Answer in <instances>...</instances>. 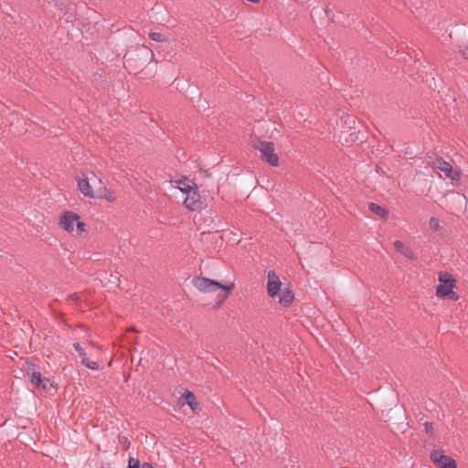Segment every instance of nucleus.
<instances>
[{
	"label": "nucleus",
	"instance_id": "nucleus-14",
	"mask_svg": "<svg viewBox=\"0 0 468 468\" xmlns=\"http://www.w3.org/2000/svg\"><path fill=\"white\" fill-rule=\"evenodd\" d=\"M394 247L397 251L403 254L408 259H414V252L410 247H407L404 245V243L400 240H395L394 241Z\"/></svg>",
	"mask_w": 468,
	"mask_h": 468
},
{
	"label": "nucleus",
	"instance_id": "nucleus-7",
	"mask_svg": "<svg viewBox=\"0 0 468 468\" xmlns=\"http://www.w3.org/2000/svg\"><path fill=\"white\" fill-rule=\"evenodd\" d=\"M91 176H84L82 178H78V187L79 190L87 197L92 198L94 197V190L93 186L96 181L101 184L100 178L96 176L95 174L91 173Z\"/></svg>",
	"mask_w": 468,
	"mask_h": 468
},
{
	"label": "nucleus",
	"instance_id": "nucleus-3",
	"mask_svg": "<svg viewBox=\"0 0 468 468\" xmlns=\"http://www.w3.org/2000/svg\"><path fill=\"white\" fill-rule=\"evenodd\" d=\"M154 53L145 48L128 51L124 55V64L127 68L136 71L142 69L149 59H153Z\"/></svg>",
	"mask_w": 468,
	"mask_h": 468
},
{
	"label": "nucleus",
	"instance_id": "nucleus-11",
	"mask_svg": "<svg viewBox=\"0 0 468 468\" xmlns=\"http://www.w3.org/2000/svg\"><path fill=\"white\" fill-rule=\"evenodd\" d=\"M179 403L182 405L187 404L192 410L193 413L197 414L201 410L200 405L195 396V394L186 390L179 399Z\"/></svg>",
	"mask_w": 468,
	"mask_h": 468
},
{
	"label": "nucleus",
	"instance_id": "nucleus-10",
	"mask_svg": "<svg viewBox=\"0 0 468 468\" xmlns=\"http://www.w3.org/2000/svg\"><path fill=\"white\" fill-rule=\"evenodd\" d=\"M267 292L271 298L278 296L279 292L282 290V282L279 276L274 271H268Z\"/></svg>",
	"mask_w": 468,
	"mask_h": 468
},
{
	"label": "nucleus",
	"instance_id": "nucleus-19",
	"mask_svg": "<svg viewBox=\"0 0 468 468\" xmlns=\"http://www.w3.org/2000/svg\"><path fill=\"white\" fill-rule=\"evenodd\" d=\"M149 37L152 40L156 41V42H165V41H167V37L165 35H163L161 33H158V32H150Z\"/></svg>",
	"mask_w": 468,
	"mask_h": 468
},
{
	"label": "nucleus",
	"instance_id": "nucleus-28",
	"mask_svg": "<svg viewBox=\"0 0 468 468\" xmlns=\"http://www.w3.org/2000/svg\"><path fill=\"white\" fill-rule=\"evenodd\" d=\"M88 344L92 346V347H96V348H100L98 345H96L94 342L92 341H89Z\"/></svg>",
	"mask_w": 468,
	"mask_h": 468
},
{
	"label": "nucleus",
	"instance_id": "nucleus-2",
	"mask_svg": "<svg viewBox=\"0 0 468 468\" xmlns=\"http://www.w3.org/2000/svg\"><path fill=\"white\" fill-rule=\"evenodd\" d=\"M250 145L253 149L260 152V157L271 166L279 165V156L274 152V144L272 142H265L255 136L250 139Z\"/></svg>",
	"mask_w": 468,
	"mask_h": 468
},
{
	"label": "nucleus",
	"instance_id": "nucleus-24",
	"mask_svg": "<svg viewBox=\"0 0 468 468\" xmlns=\"http://www.w3.org/2000/svg\"><path fill=\"white\" fill-rule=\"evenodd\" d=\"M128 468H140L139 460L133 457H130L128 460Z\"/></svg>",
	"mask_w": 468,
	"mask_h": 468
},
{
	"label": "nucleus",
	"instance_id": "nucleus-5",
	"mask_svg": "<svg viewBox=\"0 0 468 468\" xmlns=\"http://www.w3.org/2000/svg\"><path fill=\"white\" fill-rule=\"evenodd\" d=\"M193 286L201 292H214L218 289H222L223 291L231 292L234 288V283L230 282L228 285H224L215 280L203 277V276H195L191 281Z\"/></svg>",
	"mask_w": 468,
	"mask_h": 468
},
{
	"label": "nucleus",
	"instance_id": "nucleus-26",
	"mask_svg": "<svg viewBox=\"0 0 468 468\" xmlns=\"http://www.w3.org/2000/svg\"><path fill=\"white\" fill-rule=\"evenodd\" d=\"M142 468H154L151 463H144Z\"/></svg>",
	"mask_w": 468,
	"mask_h": 468
},
{
	"label": "nucleus",
	"instance_id": "nucleus-21",
	"mask_svg": "<svg viewBox=\"0 0 468 468\" xmlns=\"http://www.w3.org/2000/svg\"><path fill=\"white\" fill-rule=\"evenodd\" d=\"M73 347L81 359L87 356L85 349L80 346V343H74Z\"/></svg>",
	"mask_w": 468,
	"mask_h": 468
},
{
	"label": "nucleus",
	"instance_id": "nucleus-17",
	"mask_svg": "<svg viewBox=\"0 0 468 468\" xmlns=\"http://www.w3.org/2000/svg\"><path fill=\"white\" fill-rule=\"evenodd\" d=\"M48 382V379H43L42 375L40 372H33L31 376V383L35 387H39L42 385L43 388L45 389L47 388V383Z\"/></svg>",
	"mask_w": 468,
	"mask_h": 468
},
{
	"label": "nucleus",
	"instance_id": "nucleus-22",
	"mask_svg": "<svg viewBox=\"0 0 468 468\" xmlns=\"http://www.w3.org/2000/svg\"><path fill=\"white\" fill-rule=\"evenodd\" d=\"M424 431L431 437L433 436V423L430 421L424 422Z\"/></svg>",
	"mask_w": 468,
	"mask_h": 468
},
{
	"label": "nucleus",
	"instance_id": "nucleus-18",
	"mask_svg": "<svg viewBox=\"0 0 468 468\" xmlns=\"http://www.w3.org/2000/svg\"><path fill=\"white\" fill-rule=\"evenodd\" d=\"M81 364L91 370H98L100 367L97 362L90 360L87 356L81 359Z\"/></svg>",
	"mask_w": 468,
	"mask_h": 468
},
{
	"label": "nucleus",
	"instance_id": "nucleus-1",
	"mask_svg": "<svg viewBox=\"0 0 468 468\" xmlns=\"http://www.w3.org/2000/svg\"><path fill=\"white\" fill-rule=\"evenodd\" d=\"M439 284L436 287V295L441 299L457 301L458 294L453 291L456 287V280L452 274L448 271H440L438 273Z\"/></svg>",
	"mask_w": 468,
	"mask_h": 468
},
{
	"label": "nucleus",
	"instance_id": "nucleus-20",
	"mask_svg": "<svg viewBox=\"0 0 468 468\" xmlns=\"http://www.w3.org/2000/svg\"><path fill=\"white\" fill-rule=\"evenodd\" d=\"M429 226L432 230L437 231L441 227L440 220L435 217H431L429 220Z\"/></svg>",
	"mask_w": 468,
	"mask_h": 468
},
{
	"label": "nucleus",
	"instance_id": "nucleus-12",
	"mask_svg": "<svg viewBox=\"0 0 468 468\" xmlns=\"http://www.w3.org/2000/svg\"><path fill=\"white\" fill-rule=\"evenodd\" d=\"M278 296L279 303L284 306H289L294 299L293 292L288 287L282 289L279 292Z\"/></svg>",
	"mask_w": 468,
	"mask_h": 468
},
{
	"label": "nucleus",
	"instance_id": "nucleus-23",
	"mask_svg": "<svg viewBox=\"0 0 468 468\" xmlns=\"http://www.w3.org/2000/svg\"><path fill=\"white\" fill-rule=\"evenodd\" d=\"M118 441L120 444H122L124 448V450H127L130 447V441L126 436H118Z\"/></svg>",
	"mask_w": 468,
	"mask_h": 468
},
{
	"label": "nucleus",
	"instance_id": "nucleus-27",
	"mask_svg": "<svg viewBox=\"0 0 468 468\" xmlns=\"http://www.w3.org/2000/svg\"><path fill=\"white\" fill-rule=\"evenodd\" d=\"M222 303H219V301H218V300H217V301H216V303H215V305H214V308H215V309H218V308L221 306V304H222Z\"/></svg>",
	"mask_w": 468,
	"mask_h": 468
},
{
	"label": "nucleus",
	"instance_id": "nucleus-13",
	"mask_svg": "<svg viewBox=\"0 0 468 468\" xmlns=\"http://www.w3.org/2000/svg\"><path fill=\"white\" fill-rule=\"evenodd\" d=\"M97 197L100 198L106 199L109 202H114L117 198L114 191L106 188L105 186H101L97 191Z\"/></svg>",
	"mask_w": 468,
	"mask_h": 468
},
{
	"label": "nucleus",
	"instance_id": "nucleus-4",
	"mask_svg": "<svg viewBox=\"0 0 468 468\" xmlns=\"http://www.w3.org/2000/svg\"><path fill=\"white\" fill-rule=\"evenodd\" d=\"M58 224L68 233L76 231L78 235H81L86 230V225L80 217L70 210L65 211L59 216Z\"/></svg>",
	"mask_w": 468,
	"mask_h": 468
},
{
	"label": "nucleus",
	"instance_id": "nucleus-15",
	"mask_svg": "<svg viewBox=\"0 0 468 468\" xmlns=\"http://www.w3.org/2000/svg\"><path fill=\"white\" fill-rule=\"evenodd\" d=\"M177 188L184 194H187L188 190H192L195 188L197 185L191 181H188L186 178L179 179L176 181Z\"/></svg>",
	"mask_w": 468,
	"mask_h": 468
},
{
	"label": "nucleus",
	"instance_id": "nucleus-9",
	"mask_svg": "<svg viewBox=\"0 0 468 468\" xmlns=\"http://www.w3.org/2000/svg\"><path fill=\"white\" fill-rule=\"evenodd\" d=\"M431 460L438 468H456V462L438 450L431 452Z\"/></svg>",
	"mask_w": 468,
	"mask_h": 468
},
{
	"label": "nucleus",
	"instance_id": "nucleus-6",
	"mask_svg": "<svg viewBox=\"0 0 468 468\" xmlns=\"http://www.w3.org/2000/svg\"><path fill=\"white\" fill-rule=\"evenodd\" d=\"M430 158V165H431L434 168L441 171L444 175L451 178L452 180H459L461 178V173L452 168V165L445 161L442 157L437 156L435 154L428 155Z\"/></svg>",
	"mask_w": 468,
	"mask_h": 468
},
{
	"label": "nucleus",
	"instance_id": "nucleus-8",
	"mask_svg": "<svg viewBox=\"0 0 468 468\" xmlns=\"http://www.w3.org/2000/svg\"><path fill=\"white\" fill-rule=\"evenodd\" d=\"M185 207L191 211H197L202 208L203 202L197 186L185 195L183 201Z\"/></svg>",
	"mask_w": 468,
	"mask_h": 468
},
{
	"label": "nucleus",
	"instance_id": "nucleus-16",
	"mask_svg": "<svg viewBox=\"0 0 468 468\" xmlns=\"http://www.w3.org/2000/svg\"><path fill=\"white\" fill-rule=\"evenodd\" d=\"M368 208L372 213L379 216L382 218H387L388 216V212L378 204L371 202L368 204Z\"/></svg>",
	"mask_w": 468,
	"mask_h": 468
},
{
	"label": "nucleus",
	"instance_id": "nucleus-25",
	"mask_svg": "<svg viewBox=\"0 0 468 468\" xmlns=\"http://www.w3.org/2000/svg\"><path fill=\"white\" fill-rule=\"evenodd\" d=\"M230 292L224 291L223 292H219L217 295V300L219 301V303H224L225 300L229 297V293Z\"/></svg>",
	"mask_w": 468,
	"mask_h": 468
},
{
	"label": "nucleus",
	"instance_id": "nucleus-29",
	"mask_svg": "<svg viewBox=\"0 0 468 468\" xmlns=\"http://www.w3.org/2000/svg\"><path fill=\"white\" fill-rule=\"evenodd\" d=\"M329 11H330L329 7H328V6H325V8H324V12L328 15Z\"/></svg>",
	"mask_w": 468,
	"mask_h": 468
}]
</instances>
